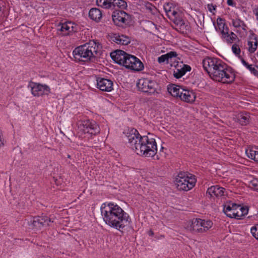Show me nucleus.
I'll return each mask as SVG.
<instances>
[{
    "label": "nucleus",
    "instance_id": "obj_1",
    "mask_svg": "<svg viewBox=\"0 0 258 258\" xmlns=\"http://www.w3.org/2000/svg\"><path fill=\"white\" fill-rule=\"evenodd\" d=\"M101 213L107 224L119 231L130 224L131 218L128 214L113 203L102 204Z\"/></svg>",
    "mask_w": 258,
    "mask_h": 258
},
{
    "label": "nucleus",
    "instance_id": "obj_2",
    "mask_svg": "<svg viewBox=\"0 0 258 258\" xmlns=\"http://www.w3.org/2000/svg\"><path fill=\"white\" fill-rule=\"evenodd\" d=\"M127 138L130 148L138 155L152 157L156 154L157 144L154 139L141 136L135 128L130 130Z\"/></svg>",
    "mask_w": 258,
    "mask_h": 258
},
{
    "label": "nucleus",
    "instance_id": "obj_3",
    "mask_svg": "<svg viewBox=\"0 0 258 258\" xmlns=\"http://www.w3.org/2000/svg\"><path fill=\"white\" fill-rule=\"evenodd\" d=\"M101 48L100 44L94 40L76 47L73 51V55L76 60L88 61L97 57L99 50Z\"/></svg>",
    "mask_w": 258,
    "mask_h": 258
},
{
    "label": "nucleus",
    "instance_id": "obj_4",
    "mask_svg": "<svg viewBox=\"0 0 258 258\" xmlns=\"http://www.w3.org/2000/svg\"><path fill=\"white\" fill-rule=\"evenodd\" d=\"M209 76L213 80L224 84L231 83L235 79L234 74L228 69L227 64L222 60Z\"/></svg>",
    "mask_w": 258,
    "mask_h": 258
},
{
    "label": "nucleus",
    "instance_id": "obj_5",
    "mask_svg": "<svg viewBox=\"0 0 258 258\" xmlns=\"http://www.w3.org/2000/svg\"><path fill=\"white\" fill-rule=\"evenodd\" d=\"M175 184L178 189L188 191L191 189L196 182L195 176L185 172H180L175 179Z\"/></svg>",
    "mask_w": 258,
    "mask_h": 258
},
{
    "label": "nucleus",
    "instance_id": "obj_6",
    "mask_svg": "<svg viewBox=\"0 0 258 258\" xmlns=\"http://www.w3.org/2000/svg\"><path fill=\"white\" fill-rule=\"evenodd\" d=\"M111 58L117 63L122 65L128 69L132 60H136V57L125 51L117 49L110 53Z\"/></svg>",
    "mask_w": 258,
    "mask_h": 258
},
{
    "label": "nucleus",
    "instance_id": "obj_7",
    "mask_svg": "<svg viewBox=\"0 0 258 258\" xmlns=\"http://www.w3.org/2000/svg\"><path fill=\"white\" fill-rule=\"evenodd\" d=\"M137 86L139 91L148 95H152L157 92L158 84L155 80L148 78H141L137 83Z\"/></svg>",
    "mask_w": 258,
    "mask_h": 258
},
{
    "label": "nucleus",
    "instance_id": "obj_8",
    "mask_svg": "<svg viewBox=\"0 0 258 258\" xmlns=\"http://www.w3.org/2000/svg\"><path fill=\"white\" fill-rule=\"evenodd\" d=\"M79 128L80 132L84 134L96 135L100 133V127L94 121L86 120L82 121L79 125Z\"/></svg>",
    "mask_w": 258,
    "mask_h": 258
},
{
    "label": "nucleus",
    "instance_id": "obj_9",
    "mask_svg": "<svg viewBox=\"0 0 258 258\" xmlns=\"http://www.w3.org/2000/svg\"><path fill=\"white\" fill-rule=\"evenodd\" d=\"M112 20L114 24L123 27V25H128L131 21V16L123 11H115L112 15Z\"/></svg>",
    "mask_w": 258,
    "mask_h": 258
},
{
    "label": "nucleus",
    "instance_id": "obj_10",
    "mask_svg": "<svg viewBox=\"0 0 258 258\" xmlns=\"http://www.w3.org/2000/svg\"><path fill=\"white\" fill-rule=\"evenodd\" d=\"M52 218L46 216L34 217L32 221L29 222L28 225L36 229H40L44 226H49V223H53Z\"/></svg>",
    "mask_w": 258,
    "mask_h": 258
},
{
    "label": "nucleus",
    "instance_id": "obj_11",
    "mask_svg": "<svg viewBox=\"0 0 258 258\" xmlns=\"http://www.w3.org/2000/svg\"><path fill=\"white\" fill-rule=\"evenodd\" d=\"M28 87L31 88V92L35 96L47 94L50 91L49 88L47 85H42L32 82L29 83Z\"/></svg>",
    "mask_w": 258,
    "mask_h": 258
},
{
    "label": "nucleus",
    "instance_id": "obj_12",
    "mask_svg": "<svg viewBox=\"0 0 258 258\" xmlns=\"http://www.w3.org/2000/svg\"><path fill=\"white\" fill-rule=\"evenodd\" d=\"M221 60V59L217 58L207 57L203 60V68L209 75H210Z\"/></svg>",
    "mask_w": 258,
    "mask_h": 258
},
{
    "label": "nucleus",
    "instance_id": "obj_13",
    "mask_svg": "<svg viewBox=\"0 0 258 258\" xmlns=\"http://www.w3.org/2000/svg\"><path fill=\"white\" fill-rule=\"evenodd\" d=\"M96 81L97 88L101 91L110 92L113 89V82L110 80L98 78Z\"/></svg>",
    "mask_w": 258,
    "mask_h": 258
},
{
    "label": "nucleus",
    "instance_id": "obj_14",
    "mask_svg": "<svg viewBox=\"0 0 258 258\" xmlns=\"http://www.w3.org/2000/svg\"><path fill=\"white\" fill-rule=\"evenodd\" d=\"M176 70L174 71L173 76L176 79H179L181 78L187 72H190L191 71V67L187 65L183 64L182 62L180 63H178L175 66Z\"/></svg>",
    "mask_w": 258,
    "mask_h": 258
},
{
    "label": "nucleus",
    "instance_id": "obj_15",
    "mask_svg": "<svg viewBox=\"0 0 258 258\" xmlns=\"http://www.w3.org/2000/svg\"><path fill=\"white\" fill-rule=\"evenodd\" d=\"M202 219L194 218L189 222L187 228L189 231L194 232L202 233Z\"/></svg>",
    "mask_w": 258,
    "mask_h": 258
},
{
    "label": "nucleus",
    "instance_id": "obj_16",
    "mask_svg": "<svg viewBox=\"0 0 258 258\" xmlns=\"http://www.w3.org/2000/svg\"><path fill=\"white\" fill-rule=\"evenodd\" d=\"M177 55V53L175 51H170L159 57L158 61L160 63L165 62L167 63L172 62L176 60Z\"/></svg>",
    "mask_w": 258,
    "mask_h": 258
},
{
    "label": "nucleus",
    "instance_id": "obj_17",
    "mask_svg": "<svg viewBox=\"0 0 258 258\" xmlns=\"http://www.w3.org/2000/svg\"><path fill=\"white\" fill-rule=\"evenodd\" d=\"M111 40L118 44L127 45L131 42V39L128 36L124 35L114 34L111 37Z\"/></svg>",
    "mask_w": 258,
    "mask_h": 258
},
{
    "label": "nucleus",
    "instance_id": "obj_18",
    "mask_svg": "<svg viewBox=\"0 0 258 258\" xmlns=\"http://www.w3.org/2000/svg\"><path fill=\"white\" fill-rule=\"evenodd\" d=\"M224 188L219 185L212 186L208 188L207 194H208L210 197L213 196L216 197L222 196L224 195Z\"/></svg>",
    "mask_w": 258,
    "mask_h": 258
},
{
    "label": "nucleus",
    "instance_id": "obj_19",
    "mask_svg": "<svg viewBox=\"0 0 258 258\" xmlns=\"http://www.w3.org/2000/svg\"><path fill=\"white\" fill-rule=\"evenodd\" d=\"M196 98L195 93L188 90L183 89V91L181 92L179 99L186 102H193Z\"/></svg>",
    "mask_w": 258,
    "mask_h": 258
},
{
    "label": "nucleus",
    "instance_id": "obj_20",
    "mask_svg": "<svg viewBox=\"0 0 258 258\" xmlns=\"http://www.w3.org/2000/svg\"><path fill=\"white\" fill-rule=\"evenodd\" d=\"M167 90L173 97L179 98L181 92L183 91V89L179 86L170 84L168 86Z\"/></svg>",
    "mask_w": 258,
    "mask_h": 258
},
{
    "label": "nucleus",
    "instance_id": "obj_21",
    "mask_svg": "<svg viewBox=\"0 0 258 258\" xmlns=\"http://www.w3.org/2000/svg\"><path fill=\"white\" fill-rule=\"evenodd\" d=\"M250 116L247 112H241L238 113L236 117V121L241 125H246L249 123Z\"/></svg>",
    "mask_w": 258,
    "mask_h": 258
},
{
    "label": "nucleus",
    "instance_id": "obj_22",
    "mask_svg": "<svg viewBox=\"0 0 258 258\" xmlns=\"http://www.w3.org/2000/svg\"><path fill=\"white\" fill-rule=\"evenodd\" d=\"M74 24L71 22H66L61 25L59 30L63 35H69L70 33L75 31Z\"/></svg>",
    "mask_w": 258,
    "mask_h": 258
},
{
    "label": "nucleus",
    "instance_id": "obj_23",
    "mask_svg": "<svg viewBox=\"0 0 258 258\" xmlns=\"http://www.w3.org/2000/svg\"><path fill=\"white\" fill-rule=\"evenodd\" d=\"M89 16L92 20L99 22L102 18V14L99 9L92 8L89 12Z\"/></svg>",
    "mask_w": 258,
    "mask_h": 258
},
{
    "label": "nucleus",
    "instance_id": "obj_24",
    "mask_svg": "<svg viewBox=\"0 0 258 258\" xmlns=\"http://www.w3.org/2000/svg\"><path fill=\"white\" fill-rule=\"evenodd\" d=\"M143 69V63L137 57L136 60H132L130 67H128V69L137 72L142 71Z\"/></svg>",
    "mask_w": 258,
    "mask_h": 258
},
{
    "label": "nucleus",
    "instance_id": "obj_25",
    "mask_svg": "<svg viewBox=\"0 0 258 258\" xmlns=\"http://www.w3.org/2000/svg\"><path fill=\"white\" fill-rule=\"evenodd\" d=\"M228 28L226 27V33L222 36L223 38L228 43H233L237 38L236 35L231 32L230 34L228 33Z\"/></svg>",
    "mask_w": 258,
    "mask_h": 258
},
{
    "label": "nucleus",
    "instance_id": "obj_26",
    "mask_svg": "<svg viewBox=\"0 0 258 258\" xmlns=\"http://www.w3.org/2000/svg\"><path fill=\"white\" fill-rule=\"evenodd\" d=\"M98 6L105 9L113 8V0H96Z\"/></svg>",
    "mask_w": 258,
    "mask_h": 258
},
{
    "label": "nucleus",
    "instance_id": "obj_27",
    "mask_svg": "<svg viewBox=\"0 0 258 258\" xmlns=\"http://www.w3.org/2000/svg\"><path fill=\"white\" fill-rule=\"evenodd\" d=\"M231 202H227L224 205L223 212L230 218H232L235 215L234 211H232L233 210L231 209Z\"/></svg>",
    "mask_w": 258,
    "mask_h": 258
},
{
    "label": "nucleus",
    "instance_id": "obj_28",
    "mask_svg": "<svg viewBox=\"0 0 258 258\" xmlns=\"http://www.w3.org/2000/svg\"><path fill=\"white\" fill-rule=\"evenodd\" d=\"M223 20L221 18L217 19V27L215 26V29L217 31H219L222 34V36L226 33V25L223 22Z\"/></svg>",
    "mask_w": 258,
    "mask_h": 258
},
{
    "label": "nucleus",
    "instance_id": "obj_29",
    "mask_svg": "<svg viewBox=\"0 0 258 258\" xmlns=\"http://www.w3.org/2000/svg\"><path fill=\"white\" fill-rule=\"evenodd\" d=\"M242 64L245 66L252 74L254 76L258 77V67L255 66V68L253 67L252 65L248 64V63L243 58L241 59Z\"/></svg>",
    "mask_w": 258,
    "mask_h": 258
},
{
    "label": "nucleus",
    "instance_id": "obj_30",
    "mask_svg": "<svg viewBox=\"0 0 258 258\" xmlns=\"http://www.w3.org/2000/svg\"><path fill=\"white\" fill-rule=\"evenodd\" d=\"M116 7L125 9L127 7V3L123 0H113L112 9H115Z\"/></svg>",
    "mask_w": 258,
    "mask_h": 258
},
{
    "label": "nucleus",
    "instance_id": "obj_31",
    "mask_svg": "<svg viewBox=\"0 0 258 258\" xmlns=\"http://www.w3.org/2000/svg\"><path fill=\"white\" fill-rule=\"evenodd\" d=\"M247 156L258 163V151L249 150L246 151Z\"/></svg>",
    "mask_w": 258,
    "mask_h": 258
},
{
    "label": "nucleus",
    "instance_id": "obj_32",
    "mask_svg": "<svg viewBox=\"0 0 258 258\" xmlns=\"http://www.w3.org/2000/svg\"><path fill=\"white\" fill-rule=\"evenodd\" d=\"M202 233L207 231L213 225V222L210 220H202Z\"/></svg>",
    "mask_w": 258,
    "mask_h": 258
},
{
    "label": "nucleus",
    "instance_id": "obj_33",
    "mask_svg": "<svg viewBox=\"0 0 258 258\" xmlns=\"http://www.w3.org/2000/svg\"><path fill=\"white\" fill-rule=\"evenodd\" d=\"M173 21L175 24L179 27L180 29H186V27L187 26V25H185V23L182 20L178 19L177 18L174 19Z\"/></svg>",
    "mask_w": 258,
    "mask_h": 258
},
{
    "label": "nucleus",
    "instance_id": "obj_34",
    "mask_svg": "<svg viewBox=\"0 0 258 258\" xmlns=\"http://www.w3.org/2000/svg\"><path fill=\"white\" fill-rule=\"evenodd\" d=\"M258 43L255 41L254 44H252V42L248 41V50L250 53L254 52L257 48Z\"/></svg>",
    "mask_w": 258,
    "mask_h": 258
},
{
    "label": "nucleus",
    "instance_id": "obj_35",
    "mask_svg": "<svg viewBox=\"0 0 258 258\" xmlns=\"http://www.w3.org/2000/svg\"><path fill=\"white\" fill-rule=\"evenodd\" d=\"M232 25L235 28H239L241 26V25H243V21L239 19H233Z\"/></svg>",
    "mask_w": 258,
    "mask_h": 258
},
{
    "label": "nucleus",
    "instance_id": "obj_36",
    "mask_svg": "<svg viewBox=\"0 0 258 258\" xmlns=\"http://www.w3.org/2000/svg\"><path fill=\"white\" fill-rule=\"evenodd\" d=\"M232 52L236 55H238L240 54V48L239 46V45L236 44V43H234L232 46Z\"/></svg>",
    "mask_w": 258,
    "mask_h": 258
},
{
    "label": "nucleus",
    "instance_id": "obj_37",
    "mask_svg": "<svg viewBox=\"0 0 258 258\" xmlns=\"http://www.w3.org/2000/svg\"><path fill=\"white\" fill-rule=\"evenodd\" d=\"M250 230L252 235L258 239V224L252 227Z\"/></svg>",
    "mask_w": 258,
    "mask_h": 258
},
{
    "label": "nucleus",
    "instance_id": "obj_38",
    "mask_svg": "<svg viewBox=\"0 0 258 258\" xmlns=\"http://www.w3.org/2000/svg\"><path fill=\"white\" fill-rule=\"evenodd\" d=\"M250 186L258 191V179H255L250 182Z\"/></svg>",
    "mask_w": 258,
    "mask_h": 258
},
{
    "label": "nucleus",
    "instance_id": "obj_39",
    "mask_svg": "<svg viewBox=\"0 0 258 258\" xmlns=\"http://www.w3.org/2000/svg\"><path fill=\"white\" fill-rule=\"evenodd\" d=\"M165 11L167 13V15L170 17V16L174 17V19L176 17V15H178V13L174 10L171 11L170 9L167 10L166 8H164Z\"/></svg>",
    "mask_w": 258,
    "mask_h": 258
},
{
    "label": "nucleus",
    "instance_id": "obj_40",
    "mask_svg": "<svg viewBox=\"0 0 258 258\" xmlns=\"http://www.w3.org/2000/svg\"><path fill=\"white\" fill-rule=\"evenodd\" d=\"M240 208H241V206H240V207L238 209V210H237L235 212H234L235 215L234 216H233L232 218L236 219H241V217L242 216H243V215H241V214H242V211L241 209H240Z\"/></svg>",
    "mask_w": 258,
    "mask_h": 258
},
{
    "label": "nucleus",
    "instance_id": "obj_41",
    "mask_svg": "<svg viewBox=\"0 0 258 258\" xmlns=\"http://www.w3.org/2000/svg\"><path fill=\"white\" fill-rule=\"evenodd\" d=\"M242 211V214L241 215H243V216L247 215L248 212V208L247 207H241L240 208Z\"/></svg>",
    "mask_w": 258,
    "mask_h": 258
},
{
    "label": "nucleus",
    "instance_id": "obj_42",
    "mask_svg": "<svg viewBox=\"0 0 258 258\" xmlns=\"http://www.w3.org/2000/svg\"><path fill=\"white\" fill-rule=\"evenodd\" d=\"M231 209H232V211H234L235 212L240 207V205H237L236 204L232 203L231 202Z\"/></svg>",
    "mask_w": 258,
    "mask_h": 258
},
{
    "label": "nucleus",
    "instance_id": "obj_43",
    "mask_svg": "<svg viewBox=\"0 0 258 258\" xmlns=\"http://www.w3.org/2000/svg\"><path fill=\"white\" fill-rule=\"evenodd\" d=\"M216 7L215 6L213 5V4H209L208 5L209 11L211 12H212L213 10H215Z\"/></svg>",
    "mask_w": 258,
    "mask_h": 258
},
{
    "label": "nucleus",
    "instance_id": "obj_44",
    "mask_svg": "<svg viewBox=\"0 0 258 258\" xmlns=\"http://www.w3.org/2000/svg\"><path fill=\"white\" fill-rule=\"evenodd\" d=\"M227 4L230 6H235V3L234 2L233 0H227Z\"/></svg>",
    "mask_w": 258,
    "mask_h": 258
},
{
    "label": "nucleus",
    "instance_id": "obj_45",
    "mask_svg": "<svg viewBox=\"0 0 258 258\" xmlns=\"http://www.w3.org/2000/svg\"><path fill=\"white\" fill-rule=\"evenodd\" d=\"M254 14L256 16V20L258 21V8H255L253 11Z\"/></svg>",
    "mask_w": 258,
    "mask_h": 258
},
{
    "label": "nucleus",
    "instance_id": "obj_46",
    "mask_svg": "<svg viewBox=\"0 0 258 258\" xmlns=\"http://www.w3.org/2000/svg\"><path fill=\"white\" fill-rule=\"evenodd\" d=\"M4 146V143L2 140V138H0V148Z\"/></svg>",
    "mask_w": 258,
    "mask_h": 258
},
{
    "label": "nucleus",
    "instance_id": "obj_47",
    "mask_svg": "<svg viewBox=\"0 0 258 258\" xmlns=\"http://www.w3.org/2000/svg\"><path fill=\"white\" fill-rule=\"evenodd\" d=\"M242 28V29L243 30H245V28L246 27V25L244 24V23L243 22V25H241V26L240 27Z\"/></svg>",
    "mask_w": 258,
    "mask_h": 258
},
{
    "label": "nucleus",
    "instance_id": "obj_48",
    "mask_svg": "<svg viewBox=\"0 0 258 258\" xmlns=\"http://www.w3.org/2000/svg\"><path fill=\"white\" fill-rule=\"evenodd\" d=\"M153 234H154L153 232L152 231L150 230V235H153Z\"/></svg>",
    "mask_w": 258,
    "mask_h": 258
},
{
    "label": "nucleus",
    "instance_id": "obj_49",
    "mask_svg": "<svg viewBox=\"0 0 258 258\" xmlns=\"http://www.w3.org/2000/svg\"><path fill=\"white\" fill-rule=\"evenodd\" d=\"M68 158H70V157H71L70 155H68Z\"/></svg>",
    "mask_w": 258,
    "mask_h": 258
},
{
    "label": "nucleus",
    "instance_id": "obj_50",
    "mask_svg": "<svg viewBox=\"0 0 258 258\" xmlns=\"http://www.w3.org/2000/svg\"><path fill=\"white\" fill-rule=\"evenodd\" d=\"M229 213H232V212H228Z\"/></svg>",
    "mask_w": 258,
    "mask_h": 258
},
{
    "label": "nucleus",
    "instance_id": "obj_51",
    "mask_svg": "<svg viewBox=\"0 0 258 258\" xmlns=\"http://www.w3.org/2000/svg\"><path fill=\"white\" fill-rule=\"evenodd\" d=\"M164 148L163 147H161V149H163Z\"/></svg>",
    "mask_w": 258,
    "mask_h": 258
},
{
    "label": "nucleus",
    "instance_id": "obj_52",
    "mask_svg": "<svg viewBox=\"0 0 258 258\" xmlns=\"http://www.w3.org/2000/svg\"><path fill=\"white\" fill-rule=\"evenodd\" d=\"M1 8H1V7L0 6V11L1 10Z\"/></svg>",
    "mask_w": 258,
    "mask_h": 258
}]
</instances>
